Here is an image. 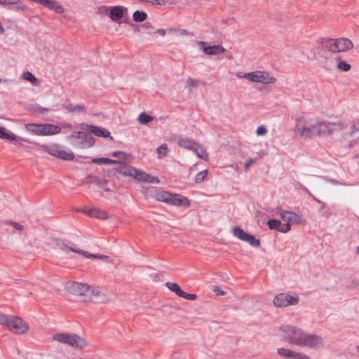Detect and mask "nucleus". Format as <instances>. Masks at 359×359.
Returning a JSON list of instances; mask_svg holds the SVG:
<instances>
[{"label":"nucleus","mask_w":359,"mask_h":359,"mask_svg":"<svg viewBox=\"0 0 359 359\" xmlns=\"http://www.w3.org/2000/svg\"><path fill=\"white\" fill-rule=\"evenodd\" d=\"M280 330L284 333L283 338L285 341L300 347L316 348L321 346L323 342L321 337L316 334H309L295 326L285 325H282Z\"/></svg>","instance_id":"obj_1"},{"label":"nucleus","mask_w":359,"mask_h":359,"mask_svg":"<svg viewBox=\"0 0 359 359\" xmlns=\"http://www.w3.org/2000/svg\"><path fill=\"white\" fill-rule=\"evenodd\" d=\"M118 164L119 166L117 167L115 170L124 177H131L139 182L151 184H159L161 182L160 179L158 177L148 174L143 170L137 169L132 165L123 163L122 161Z\"/></svg>","instance_id":"obj_2"},{"label":"nucleus","mask_w":359,"mask_h":359,"mask_svg":"<svg viewBox=\"0 0 359 359\" xmlns=\"http://www.w3.org/2000/svg\"><path fill=\"white\" fill-rule=\"evenodd\" d=\"M294 133L304 138L319 136L318 122L311 123V120L301 116L296 120Z\"/></svg>","instance_id":"obj_3"},{"label":"nucleus","mask_w":359,"mask_h":359,"mask_svg":"<svg viewBox=\"0 0 359 359\" xmlns=\"http://www.w3.org/2000/svg\"><path fill=\"white\" fill-rule=\"evenodd\" d=\"M155 197L156 200L172 205L189 206L190 205V202L187 197L166 191H158Z\"/></svg>","instance_id":"obj_4"},{"label":"nucleus","mask_w":359,"mask_h":359,"mask_svg":"<svg viewBox=\"0 0 359 359\" xmlns=\"http://www.w3.org/2000/svg\"><path fill=\"white\" fill-rule=\"evenodd\" d=\"M323 46L333 53L346 52L353 47V42L347 38L325 39Z\"/></svg>","instance_id":"obj_5"},{"label":"nucleus","mask_w":359,"mask_h":359,"mask_svg":"<svg viewBox=\"0 0 359 359\" xmlns=\"http://www.w3.org/2000/svg\"><path fill=\"white\" fill-rule=\"evenodd\" d=\"M54 340L67 344L74 348L81 349L87 346L85 339L73 333H59L53 336Z\"/></svg>","instance_id":"obj_6"},{"label":"nucleus","mask_w":359,"mask_h":359,"mask_svg":"<svg viewBox=\"0 0 359 359\" xmlns=\"http://www.w3.org/2000/svg\"><path fill=\"white\" fill-rule=\"evenodd\" d=\"M73 290L79 295H90L92 300L97 302L104 301L106 299L104 294L85 283H74L73 285Z\"/></svg>","instance_id":"obj_7"},{"label":"nucleus","mask_w":359,"mask_h":359,"mask_svg":"<svg viewBox=\"0 0 359 359\" xmlns=\"http://www.w3.org/2000/svg\"><path fill=\"white\" fill-rule=\"evenodd\" d=\"M43 149L46 153L62 160L72 161L74 158V154L72 151H65L57 144L46 145Z\"/></svg>","instance_id":"obj_8"},{"label":"nucleus","mask_w":359,"mask_h":359,"mask_svg":"<svg viewBox=\"0 0 359 359\" xmlns=\"http://www.w3.org/2000/svg\"><path fill=\"white\" fill-rule=\"evenodd\" d=\"M299 302V299L297 294L290 295L287 293L278 294L273 299L274 306L278 308L297 305Z\"/></svg>","instance_id":"obj_9"},{"label":"nucleus","mask_w":359,"mask_h":359,"mask_svg":"<svg viewBox=\"0 0 359 359\" xmlns=\"http://www.w3.org/2000/svg\"><path fill=\"white\" fill-rule=\"evenodd\" d=\"M249 81L255 83H260L265 85L271 84L276 82V79L271 74L265 71H255L250 72Z\"/></svg>","instance_id":"obj_10"},{"label":"nucleus","mask_w":359,"mask_h":359,"mask_svg":"<svg viewBox=\"0 0 359 359\" xmlns=\"http://www.w3.org/2000/svg\"><path fill=\"white\" fill-rule=\"evenodd\" d=\"M319 136H324L343 128L341 122L318 121Z\"/></svg>","instance_id":"obj_11"},{"label":"nucleus","mask_w":359,"mask_h":359,"mask_svg":"<svg viewBox=\"0 0 359 359\" xmlns=\"http://www.w3.org/2000/svg\"><path fill=\"white\" fill-rule=\"evenodd\" d=\"M233 235L241 241L248 243L253 247H259L260 245L259 240L257 239L254 235L245 232L241 228L237 226L233 229Z\"/></svg>","instance_id":"obj_12"},{"label":"nucleus","mask_w":359,"mask_h":359,"mask_svg":"<svg viewBox=\"0 0 359 359\" xmlns=\"http://www.w3.org/2000/svg\"><path fill=\"white\" fill-rule=\"evenodd\" d=\"M279 215L282 220L285 222L283 224H288L290 228L292 224L302 222V217L291 211L282 210L280 212Z\"/></svg>","instance_id":"obj_13"},{"label":"nucleus","mask_w":359,"mask_h":359,"mask_svg":"<svg viewBox=\"0 0 359 359\" xmlns=\"http://www.w3.org/2000/svg\"><path fill=\"white\" fill-rule=\"evenodd\" d=\"M198 46L203 53L208 55L222 54L225 52V48L221 45L208 46L205 41H199Z\"/></svg>","instance_id":"obj_14"},{"label":"nucleus","mask_w":359,"mask_h":359,"mask_svg":"<svg viewBox=\"0 0 359 359\" xmlns=\"http://www.w3.org/2000/svg\"><path fill=\"white\" fill-rule=\"evenodd\" d=\"M9 330L16 334L25 333L28 330L27 324L20 318L14 317Z\"/></svg>","instance_id":"obj_15"},{"label":"nucleus","mask_w":359,"mask_h":359,"mask_svg":"<svg viewBox=\"0 0 359 359\" xmlns=\"http://www.w3.org/2000/svg\"><path fill=\"white\" fill-rule=\"evenodd\" d=\"M82 133H85V132H83V131L74 132L67 137V140L69 141L70 144L74 147L79 148V149H83V144H82L83 142L84 137H81V136L79 135H81Z\"/></svg>","instance_id":"obj_16"},{"label":"nucleus","mask_w":359,"mask_h":359,"mask_svg":"<svg viewBox=\"0 0 359 359\" xmlns=\"http://www.w3.org/2000/svg\"><path fill=\"white\" fill-rule=\"evenodd\" d=\"M270 229L276 230L281 233H287L290 231L288 224H283L280 221L276 219H270L267 222Z\"/></svg>","instance_id":"obj_17"},{"label":"nucleus","mask_w":359,"mask_h":359,"mask_svg":"<svg viewBox=\"0 0 359 359\" xmlns=\"http://www.w3.org/2000/svg\"><path fill=\"white\" fill-rule=\"evenodd\" d=\"M82 212L90 217L101 219H106L108 217L107 213L105 211L97 208H89L86 207L83 209Z\"/></svg>","instance_id":"obj_18"},{"label":"nucleus","mask_w":359,"mask_h":359,"mask_svg":"<svg viewBox=\"0 0 359 359\" xmlns=\"http://www.w3.org/2000/svg\"><path fill=\"white\" fill-rule=\"evenodd\" d=\"M41 131V135H53L60 133L61 128L56 125L44 123L42 125V130Z\"/></svg>","instance_id":"obj_19"},{"label":"nucleus","mask_w":359,"mask_h":359,"mask_svg":"<svg viewBox=\"0 0 359 359\" xmlns=\"http://www.w3.org/2000/svg\"><path fill=\"white\" fill-rule=\"evenodd\" d=\"M124 8L121 6H112L110 9L109 17L112 21L119 22L123 16Z\"/></svg>","instance_id":"obj_20"},{"label":"nucleus","mask_w":359,"mask_h":359,"mask_svg":"<svg viewBox=\"0 0 359 359\" xmlns=\"http://www.w3.org/2000/svg\"><path fill=\"white\" fill-rule=\"evenodd\" d=\"M177 143L180 147L189 151H193L198 142L193 139L183 137L179 139Z\"/></svg>","instance_id":"obj_21"},{"label":"nucleus","mask_w":359,"mask_h":359,"mask_svg":"<svg viewBox=\"0 0 359 359\" xmlns=\"http://www.w3.org/2000/svg\"><path fill=\"white\" fill-rule=\"evenodd\" d=\"M89 131L90 133H93L96 136L102 137H110V132L104 128L95 126H89Z\"/></svg>","instance_id":"obj_22"},{"label":"nucleus","mask_w":359,"mask_h":359,"mask_svg":"<svg viewBox=\"0 0 359 359\" xmlns=\"http://www.w3.org/2000/svg\"><path fill=\"white\" fill-rule=\"evenodd\" d=\"M193 151H194V153L199 158L205 161H207L208 159V154L206 152L205 149L198 143H197Z\"/></svg>","instance_id":"obj_23"},{"label":"nucleus","mask_w":359,"mask_h":359,"mask_svg":"<svg viewBox=\"0 0 359 359\" xmlns=\"http://www.w3.org/2000/svg\"><path fill=\"white\" fill-rule=\"evenodd\" d=\"M81 136V135H79ZM84 137L83 144V148L90 147L94 145L95 144V138L92 136L90 133H87L85 132V133L81 134V137Z\"/></svg>","instance_id":"obj_24"},{"label":"nucleus","mask_w":359,"mask_h":359,"mask_svg":"<svg viewBox=\"0 0 359 359\" xmlns=\"http://www.w3.org/2000/svg\"><path fill=\"white\" fill-rule=\"evenodd\" d=\"M91 161L94 163L98 164V165H102V164H116V163H121L120 161L111 159L109 158H93Z\"/></svg>","instance_id":"obj_25"},{"label":"nucleus","mask_w":359,"mask_h":359,"mask_svg":"<svg viewBox=\"0 0 359 359\" xmlns=\"http://www.w3.org/2000/svg\"><path fill=\"white\" fill-rule=\"evenodd\" d=\"M42 125L43 124L27 123L25 125V128L28 131L35 135H41V130H42Z\"/></svg>","instance_id":"obj_26"},{"label":"nucleus","mask_w":359,"mask_h":359,"mask_svg":"<svg viewBox=\"0 0 359 359\" xmlns=\"http://www.w3.org/2000/svg\"><path fill=\"white\" fill-rule=\"evenodd\" d=\"M14 317L13 316L0 314V325L9 329Z\"/></svg>","instance_id":"obj_27"},{"label":"nucleus","mask_w":359,"mask_h":359,"mask_svg":"<svg viewBox=\"0 0 359 359\" xmlns=\"http://www.w3.org/2000/svg\"><path fill=\"white\" fill-rule=\"evenodd\" d=\"M72 252L78 253L79 255H83V257H85L86 258H100V259H103V258L106 257L104 255H97V254H90V253L88 252H86V251H83L82 250H79V249H77V248H72Z\"/></svg>","instance_id":"obj_28"},{"label":"nucleus","mask_w":359,"mask_h":359,"mask_svg":"<svg viewBox=\"0 0 359 359\" xmlns=\"http://www.w3.org/2000/svg\"><path fill=\"white\" fill-rule=\"evenodd\" d=\"M18 137L11 133H6V129L3 127H0V139H6L8 140H16Z\"/></svg>","instance_id":"obj_29"},{"label":"nucleus","mask_w":359,"mask_h":359,"mask_svg":"<svg viewBox=\"0 0 359 359\" xmlns=\"http://www.w3.org/2000/svg\"><path fill=\"white\" fill-rule=\"evenodd\" d=\"M55 242L57 247L62 250H71L72 252V248H74L73 246L69 245V242L64 240L57 239Z\"/></svg>","instance_id":"obj_30"},{"label":"nucleus","mask_w":359,"mask_h":359,"mask_svg":"<svg viewBox=\"0 0 359 359\" xmlns=\"http://www.w3.org/2000/svg\"><path fill=\"white\" fill-rule=\"evenodd\" d=\"M147 18V15L144 11H136L133 13V20L138 22L144 21Z\"/></svg>","instance_id":"obj_31"},{"label":"nucleus","mask_w":359,"mask_h":359,"mask_svg":"<svg viewBox=\"0 0 359 359\" xmlns=\"http://www.w3.org/2000/svg\"><path fill=\"white\" fill-rule=\"evenodd\" d=\"M68 112H81L85 111V106L82 104H67L65 106Z\"/></svg>","instance_id":"obj_32"},{"label":"nucleus","mask_w":359,"mask_h":359,"mask_svg":"<svg viewBox=\"0 0 359 359\" xmlns=\"http://www.w3.org/2000/svg\"><path fill=\"white\" fill-rule=\"evenodd\" d=\"M165 285L168 289H170L172 292H175L177 296L180 297L182 293V290L180 287L175 283L167 282Z\"/></svg>","instance_id":"obj_33"},{"label":"nucleus","mask_w":359,"mask_h":359,"mask_svg":"<svg viewBox=\"0 0 359 359\" xmlns=\"http://www.w3.org/2000/svg\"><path fill=\"white\" fill-rule=\"evenodd\" d=\"M277 353L281 357L292 359L294 351L288 348H278Z\"/></svg>","instance_id":"obj_34"},{"label":"nucleus","mask_w":359,"mask_h":359,"mask_svg":"<svg viewBox=\"0 0 359 359\" xmlns=\"http://www.w3.org/2000/svg\"><path fill=\"white\" fill-rule=\"evenodd\" d=\"M337 60V68L344 72H348L351 69V65L348 64L346 61L341 60L339 57L336 58Z\"/></svg>","instance_id":"obj_35"},{"label":"nucleus","mask_w":359,"mask_h":359,"mask_svg":"<svg viewBox=\"0 0 359 359\" xmlns=\"http://www.w3.org/2000/svg\"><path fill=\"white\" fill-rule=\"evenodd\" d=\"M168 152V146L165 144H163L160 147H158L156 149L158 158L161 159L165 157Z\"/></svg>","instance_id":"obj_36"},{"label":"nucleus","mask_w":359,"mask_h":359,"mask_svg":"<svg viewBox=\"0 0 359 359\" xmlns=\"http://www.w3.org/2000/svg\"><path fill=\"white\" fill-rule=\"evenodd\" d=\"M154 118L151 116L147 114L145 112H142L139 115L138 121L140 123L146 125L153 121Z\"/></svg>","instance_id":"obj_37"},{"label":"nucleus","mask_w":359,"mask_h":359,"mask_svg":"<svg viewBox=\"0 0 359 359\" xmlns=\"http://www.w3.org/2000/svg\"><path fill=\"white\" fill-rule=\"evenodd\" d=\"M208 174V171L206 169L199 172L195 177V180H194L195 182L196 183H201L202 182H203L205 180Z\"/></svg>","instance_id":"obj_38"},{"label":"nucleus","mask_w":359,"mask_h":359,"mask_svg":"<svg viewBox=\"0 0 359 359\" xmlns=\"http://www.w3.org/2000/svg\"><path fill=\"white\" fill-rule=\"evenodd\" d=\"M22 78L24 80L30 81L32 84H34L36 81V77L29 72H24L22 74Z\"/></svg>","instance_id":"obj_39"},{"label":"nucleus","mask_w":359,"mask_h":359,"mask_svg":"<svg viewBox=\"0 0 359 359\" xmlns=\"http://www.w3.org/2000/svg\"><path fill=\"white\" fill-rule=\"evenodd\" d=\"M112 156L117 158V161H121L122 160H126L128 158V155L123 151H117L112 153Z\"/></svg>","instance_id":"obj_40"},{"label":"nucleus","mask_w":359,"mask_h":359,"mask_svg":"<svg viewBox=\"0 0 359 359\" xmlns=\"http://www.w3.org/2000/svg\"><path fill=\"white\" fill-rule=\"evenodd\" d=\"M4 222L6 224H9V225L12 226L16 230L21 231L23 229V226L18 222L9 221V220H6Z\"/></svg>","instance_id":"obj_41"},{"label":"nucleus","mask_w":359,"mask_h":359,"mask_svg":"<svg viewBox=\"0 0 359 359\" xmlns=\"http://www.w3.org/2000/svg\"><path fill=\"white\" fill-rule=\"evenodd\" d=\"M180 297H182L185 299H189V300H195L196 299L197 296L195 294H189V293L184 292L183 291L180 295Z\"/></svg>","instance_id":"obj_42"},{"label":"nucleus","mask_w":359,"mask_h":359,"mask_svg":"<svg viewBox=\"0 0 359 359\" xmlns=\"http://www.w3.org/2000/svg\"><path fill=\"white\" fill-rule=\"evenodd\" d=\"M351 129V133L359 131V120H355L352 122Z\"/></svg>","instance_id":"obj_43"},{"label":"nucleus","mask_w":359,"mask_h":359,"mask_svg":"<svg viewBox=\"0 0 359 359\" xmlns=\"http://www.w3.org/2000/svg\"><path fill=\"white\" fill-rule=\"evenodd\" d=\"M19 0H1L0 4L4 6H7L8 5H15L18 3Z\"/></svg>","instance_id":"obj_44"},{"label":"nucleus","mask_w":359,"mask_h":359,"mask_svg":"<svg viewBox=\"0 0 359 359\" xmlns=\"http://www.w3.org/2000/svg\"><path fill=\"white\" fill-rule=\"evenodd\" d=\"M177 29H169L168 30L164 29H159L155 33H158L161 34L162 36H164L167 33H173L176 32Z\"/></svg>","instance_id":"obj_45"},{"label":"nucleus","mask_w":359,"mask_h":359,"mask_svg":"<svg viewBox=\"0 0 359 359\" xmlns=\"http://www.w3.org/2000/svg\"><path fill=\"white\" fill-rule=\"evenodd\" d=\"M168 1V0H149L147 1V3H149L152 5L162 6L165 5Z\"/></svg>","instance_id":"obj_46"},{"label":"nucleus","mask_w":359,"mask_h":359,"mask_svg":"<svg viewBox=\"0 0 359 359\" xmlns=\"http://www.w3.org/2000/svg\"><path fill=\"white\" fill-rule=\"evenodd\" d=\"M292 359H309V357L305 354L294 351Z\"/></svg>","instance_id":"obj_47"},{"label":"nucleus","mask_w":359,"mask_h":359,"mask_svg":"<svg viewBox=\"0 0 359 359\" xmlns=\"http://www.w3.org/2000/svg\"><path fill=\"white\" fill-rule=\"evenodd\" d=\"M257 135H264L267 133V129L264 126H260L257 129Z\"/></svg>","instance_id":"obj_48"},{"label":"nucleus","mask_w":359,"mask_h":359,"mask_svg":"<svg viewBox=\"0 0 359 359\" xmlns=\"http://www.w3.org/2000/svg\"><path fill=\"white\" fill-rule=\"evenodd\" d=\"M187 83H188L189 86L194 88L197 87L198 85V81L191 78L188 79Z\"/></svg>","instance_id":"obj_49"},{"label":"nucleus","mask_w":359,"mask_h":359,"mask_svg":"<svg viewBox=\"0 0 359 359\" xmlns=\"http://www.w3.org/2000/svg\"><path fill=\"white\" fill-rule=\"evenodd\" d=\"M249 75H250V72H248V73L237 72L236 74V77H238L239 79H246L248 80L250 79Z\"/></svg>","instance_id":"obj_50"},{"label":"nucleus","mask_w":359,"mask_h":359,"mask_svg":"<svg viewBox=\"0 0 359 359\" xmlns=\"http://www.w3.org/2000/svg\"><path fill=\"white\" fill-rule=\"evenodd\" d=\"M257 158H250L245 163V170H248L250 167L255 163L257 161Z\"/></svg>","instance_id":"obj_51"},{"label":"nucleus","mask_w":359,"mask_h":359,"mask_svg":"<svg viewBox=\"0 0 359 359\" xmlns=\"http://www.w3.org/2000/svg\"><path fill=\"white\" fill-rule=\"evenodd\" d=\"M16 9L18 11H26L27 10V7L25 5H19L16 6Z\"/></svg>","instance_id":"obj_52"},{"label":"nucleus","mask_w":359,"mask_h":359,"mask_svg":"<svg viewBox=\"0 0 359 359\" xmlns=\"http://www.w3.org/2000/svg\"><path fill=\"white\" fill-rule=\"evenodd\" d=\"M214 291L216 292L217 294L224 295V292L221 290L219 287H216Z\"/></svg>","instance_id":"obj_53"},{"label":"nucleus","mask_w":359,"mask_h":359,"mask_svg":"<svg viewBox=\"0 0 359 359\" xmlns=\"http://www.w3.org/2000/svg\"><path fill=\"white\" fill-rule=\"evenodd\" d=\"M90 182H96L97 183H99V180L97 177L95 176H90Z\"/></svg>","instance_id":"obj_54"},{"label":"nucleus","mask_w":359,"mask_h":359,"mask_svg":"<svg viewBox=\"0 0 359 359\" xmlns=\"http://www.w3.org/2000/svg\"><path fill=\"white\" fill-rule=\"evenodd\" d=\"M143 27L145 28L149 29V28H152V25L150 22H147L143 25Z\"/></svg>","instance_id":"obj_55"},{"label":"nucleus","mask_w":359,"mask_h":359,"mask_svg":"<svg viewBox=\"0 0 359 359\" xmlns=\"http://www.w3.org/2000/svg\"><path fill=\"white\" fill-rule=\"evenodd\" d=\"M62 127L64 128H71L72 125L69 123H62Z\"/></svg>","instance_id":"obj_56"},{"label":"nucleus","mask_w":359,"mask_h":359,"mask_svg":"<svg viewBox=\"0 0 359 359\" xmlns=\"http://www.w3.org/2000/svg\"><path fill=\"white\" fill-rule=\"evenodd\" d=\"M313 199H314L316 202H318V203H321V204H323V205H325V203H323V201H320L319 199H318L317 198H316V197H314V196H313Z\"/></svg>","instance_id":"obj_57"},{"label":"nucleus","mask_w":359,"mask_h":359,"mask_svg":"<svg viewBox=\"0 0 359 359\" xmlns=\"http://www.w3.org/2000/svg\"><path fill=\"white\" fill-rule=\"evenodd\" d=\"M140 1H142V2L147 3V1H148L149 0H140Z\"/></svg>","instance_id":"obj_58"},{"label":"nucleus","mask_w":359,"mask_h":359,"mask_svg":"<svg viewBox=\"0 0 359 359\" xmlns=\"http://www.w3.org/2000/svg\"><path fill=\"white\" fill-rule=\"evenodd\" d=\"M180 32H181V34H185L186 31L185 30H180Z\"/></svg>","instance_id":"obj_59"},{"label":"nucleus","mask_w":359,"mask_h":359,"mask_svg":"<svg viewBox=\"0 0 359 359\" xmlns=\"http://www.w3.org/2000/svg\"><path fill=\"white\" fill-rule=\"evenodd\" d=\"M357 253L359 254V245L357 248Z\"/></svg>","instance_id":"obj_60"},{"label":"nucleus","mask_w":359,"mask_h":359,"mask_svg":"<svg viewBox=\"0 0 359 359\" xmlns=\"http://www.w3.org/2000/svg\"><path fill=\"white\" fill-rule=\"evenodd\" d=\"M306 192H309V190L307 189H304Z\"/></svg>","instance_id":"obj_61"},{"label":"nucleus","mask_w":359,"mask_h":359,"mask_svg":"<svg viewBox=\"0 0 359 359\" xmlns=\"http://www.w3.org/2000/svg\"><path fill=\"white\" fill-rule=\"evenodd\" d=\"M358 352H359V346L358 347Z\"/></svg>","instance_id":"obj_62"},{"label":"nucleus","mask_w":359,"mask_h":359,"mask_svg":"<svg viewBox=\"0 0 359 359\" xmlns=\"http://www.w3.org/2000/svg\"><path fill=\"white\" fill-rule=\"evenodd\" d=\"M1 82V79H0V83Z\"/></svg>","instance_id":"obj_63"}]
</instances>
